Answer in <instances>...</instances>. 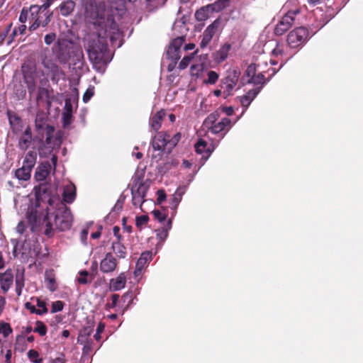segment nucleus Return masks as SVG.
Wrapping results in <instances>:
<instances>
[{
	"label": "nucleus",
	"instance_id": "72a5a7b5",
	"mask_svg": "<svg viewBox=\"0 0 363 363\" xmlns=\"http://www.w3.org/2000/svg\"><path fill=\"white\" fill-rule=\"evenodd\" d=\"M37 159V153L35 151H30L26 155L23 160V165L30 169H33Z\"/></svg>",
	"mask_w": 363,
	"mask_h": 363
},
{
	"label": "nucleus",
	"instance_id": "a878e982",
	"mask_svg": "<svg viewBox=\"0 0 363 363\" xmlns=\"http://www.w3.org/2000/svg\"><path fill=\"white\" fill-rule=\"evenodd\" d=\"M76 196V189L73 184L69 183L64 187L63 200L65 202L71 203L74 201Z\"/></svg>",
	"mask_w": 363,
	"mask_h": 363
},
{
	"label": "nucleus",
	"instance_id": "69168bd1",
	"mask_svg": "<svg viewBox=\"0 0 363 363\" xmlns=\"http://www.w3.org/2000/svg\"><path fill=\"white\" fill-rule=\"evenodd\" d=\"M50 363H66V361L64 355H62V357H59L51 360Z\"/></svg>",
	"mask_w": 363,
	"mask_h": 363
},
{
	"label": "nucleus",
	"instance_id": "3c124183",
	"mask_svg": "<svg viewBox=\"0 0 363 363\" xmlns=\"http://www.w3.org/2000/svg\"><path fill=\"white\" fill-rule=\"evenodd\" d=\"M72 113H69L68 112H63L62 113V122L63 125L67 126L72 123Z\"/></svg>",
	"mask_w": 363,
	"mask_h": 363
},
{
	"label": "nucleus",
	"instance_id": "9b49d317",
	"mask_svg": "<svg viewBox=\"0 0 363 363\" xmlns=\"http://www.w3.org/2000/svg\"><path fill=\"white\" fill-rule=\"evenodd\" d=\"M221 22L217 19L210 24L203 33L200 43V47L204 48L208 46L213 37L216 36L220 32Z\"/></svg>",
	"mask_w": 363,
	"mask_h": 363
},
{
	"label": "nucleus",
	"instance_id": "e433bc0d",
	"mask_svg": "<svg viewBox=\"0 0 363 363\" xmlns=\"http://www.w3.org/2000/svg\"><path fill=\"white\" fill-rule=\"evenodd\" d=\"M26 30V26L25 24L21 25L18 28H14L11 34L8 37L7 44L10 45L18 34H23Z\"/></svg>",
	"mask_w": 363,
	"mask_h": 363
},
{
	"label": "nucleus",
	"instance_id": "c03bdc74",
	"mask_svg": "<svg viewBox=\"0 0 363 363\" xmlns=\"http://www.w3.org/2000/svg\"><path fill=\"white\" fill-rule=\"evenodd\" d=\"M153 216L160 223L166 221L167 215L163 211L154 210L152 211Z\"/></svg>",
	"mask_w": 363,
	"mask_h": 363
},
{
	"label": "nucleus",
	"instance_id": "0eeeda50",
	"mask_svg": "<svg viewBox=\"0 0 363 363\" xmlns=\"http://www.w3.org/2000/svg\"><path fill=\"white\" fill-rule=\"evenodd\" d=\"M149 186L143 182V179L137 175L133 178L131 187L132 202L135 207L141 208L145 201V197Z\"/></svg>",
	"mask_w": 363,
	"mask_h": 363
},
{
	"label": "nucleus",
	"instance_id": "680f3d73",
	"mask_svg": "<svg viewBox=\"0 0 363 363\" xmlns=\"http://www.w3.org/2000/svg\"><path fill=\"white\" fill-rule=\"evenodd\" d=\"M25 306L26 309L29 310L32 313L38 314V309L31 303H26Z\"/></svg>",
	"mask_w": 363,
	"mask_h": 363
},
{
	"label": "nucleus",
	"instance_id": "6ab92c4d",
	"mask_svg": "<svg viewBox=\"0 0 363 363\" xmlns=\"http://www.w3.org/2000/svg\"><path fill=\"white\" fill-rule=\"evenodd\" d=\"M70 44V41L66 39L60 38L57 40L56 45L53 48V52L58 59L60 60L63 55L67 53Z\"/></svg>",
	"mask_w": 363,
	"mask_h": 363
},
{
	"label": "nucleus",
	"instance_id": "473e14b6",
	"mask_svg": "<svg viewBox=\"0 0 363 363\" xmlns=\"http://www.w3.org/2000/svg\"><path fill=\"white\" fill-rule=\"evenodd\" d=\"M31 169L22 166L15 172L16 177L20 181H27L30 178Z\"/></svg>",
	"mask_w": 363,
	"mask_h": 363
},
{
	"label": "nucleus",
	"instance_id": "393cba45",
	"mask_svg": "<svg viewBox=\"0 0 363 363\" xmlns=\"http://www.w3.org/2000/svg\"><path fill=\"white\" fill-rule=\"evenodd\" d=\"M172 228V220L170 219L166 221V223L161 228L156 230L157 238L161 242L160 247L168 237L169 231Z\"/></svg>",
	"mask_w": 363,
	"mask_h": 363
},
{
	"label": "nucleus",
	"instance_id": "f03ea898",
	"mask_svg": "<svg viewBox=\"0 0 363 363\" xmlns=\"http://www.w3.org/2000/svg\"><path fill=\"white\" fill-rule=\"evenodd\" d=\"M38 206L28 208L27 212L28 222L32 231L40 226H45V234L50 237L55 229L61 231L69 230L72 223L70 210L60 201L58 198L52 197L48 201L45 213L40 212Z\"/></svg>",
	"mask_w": 363,
	"mask_h": 363
},
{
	"label": "nucleus",
	"instance_id": "8fccbe9b",
	"mask_svg": "<svg viewBox=\"0 0 363 363\" xmlns=\"http://www.w3.org/2000/svg\"><path fill=\"white\" fill-rule=\"evenodd\" d=\"M148 221V216H140L136 217L135 219V223L138 227H143V225H146Z\"/></svg>",
	"mask_w": 363,
	"mask_h": 363
},
{
	"label": "nucleus",
	"instance_id": "7ed1b4c3",
	"mask_svg": "<svg viewBox=\"0 0 363 363\" xmlns=\"http://www.w3.org/2000/svg\"><path fill=\"white\" fill-rule=\"evenodd\" d=\"M267 67V57L262 54L255 57L253 62L247 67L242 77V83L243 84H253L255 85H261V86L249 90L245 95L238 98L240 103L245 108L242 114L244 113L246 108L259 93L262 85L265 84L264 73L269 71L266 69Z\"/></svg>",
	"mask_w": 363,
	"mask_h": 363
},
{
	"label": "nucleus",
	"instance_id": "f3484780",
	"mask_svg": "<svg viewBox=\"0 0 363 363\" xmlns=\"http://www.w3.org/2000/svg\"><path fill=\"white\" fill-rule=\"evenodd\" d=\"M42 9H43L42 6L33 5L28 9L30 16V23H31L30 26V30H35L40 26L41 20L40 19V12Z\"/></svg>",
	"mask_w": 363,
	"mask_h": 363
},
{
	"label": "nucleus",
	"instance_id": "a18cd8bd",
	"mask_svg": "<svg viewBox=\"0 0 363 363\" xmlns=\"http://www.w3.org/2000/svg\"><path fill=\"white\" fill-rule=\"evenodd\" d=\"M94 94V87L89 86L83 96V101L87 103Z\"/></svg>",
	"mask_w": 363,
	"mask_h": 363
},
{
	"label": "nucleus",
	"instance_id": "1a4fd4ad",
	"mask_svg": "<svg viewBox=\"0 0 363 363\" xmlns=\"http://www.w3.org/2000/svg\"><path fill=\"white\" fill-rule=\"evenodd\" d=\"M42 65L45 71L38 70L43 72L47 79L50 77L52 83L57 84L60 79L65 77L64 72L52 60L45 57L42 60Z\"/></svg>",
	"mask_w": 363,
	"mask_h": 363
},
{
	"label": "nucleus",
	"instance_id": "5701e85b",
	"mask_svg": "<svg viewBox=\"0 0 363 363\" xmlns=\"http://www.w3.org/2000/svg\"><path fill=\"white\" fill-rule=\"evenodd\" d=\"M126 277L124 273H121L116 279L110 281L109 289L111 291H116L123 289L125 286Z\"/></svg>",
	"mask_w": 363,
	"mask_h": 363
},
{
	"label": "nucleus",
	"instance_id": "774afa93",
	"mask_svg": "<svg viewBox=\"0 0 363 363\" xmlns=\"http://www.w3.org/2000/svg\"><path fill=\"white\" fill-rule=\"evenodd\" d=\"M223 111L227 115V116H231L233 113V108L232 107H224L223 108Z\"/></svg>",
	"mask_w": 363,
	"mask_h": 363
},
{
	"label": "nucleus",
	"instance_id": "bf43d9fd",
	"mask_svg": "<svg viewBox=\"0 0 363 363\" xmlns=\"http://www.w3.org/2000/svg\"><path fill=\"white\" fill-rule=\"evenodd\" d=\"M88 234H89V230L88 228H84L83 229L81 233H80V240H81V242L86 245V240H87V236H88Z\"/></svg>",
	"mask_w": 363,
	"mask_h": 363
},
{
	"label": "nucleus",
	"instance_id": "f704fd0d",
	"mask_svg": "<svg viewBox=\"0 0 363 363\" xmlns=\"http://www.w3.org/2000/svg\"><path fill=\"white\" fill-rule=\"evenodd\" d=\"M112 248L115 254L120 258H124L126 255L125 247L119 242H113Z\"/></svg>",
	"mask_w": 363,
	"mask_h": 363
},
{
	"label": "nucleus",
	"instance_id": "7c9ffc66",
	"mask_svg": "<svg viewBox=\"0 0 363 363\" xmlns=\"http://www.w3.org/2000/svg\"><path fill=\"white\" fill-rule=\"evenodd\" d=\"M32 140L31 131L29 128H27L24 131L23 135L19 139V147L22 150H26L30 145Z\"/></svg>",
	"mask_w": 363,
	"mask_h": 363
},
{
	"label": "nucleus",
	"instance_id": "4c0bfd02",
	"mask_svg": "<svg viewBox=\"0 0 363 363\" xmlns=\"http://www.w3.org/2000/svg\"><path fill=\"white\" fill-rule=\"evenodd\" d=\"M13 333V329L11 328L9 323L0 321V335H2L4 337H9Z\"/></svg>",
	"mask_w": 363,
	"mask_h": 363
},
{
	"label": "nucleus",
	"instance_id": "a211bd4d",
	"mask_svg": "<svg viewBox=\"0 0 363 363\" xmlns=\"http://www.w3.org/2000/svg\"><path fill=\"white\" fill-rule=\"evenodd\" d=\"M152 257V252L150 251H146L141 254L136 263L134 272L135 277H138L141 274L143 269L147 265L149 262L151 261Z\"/></svg>",
	"mask_w": 363,
	"mask_h": 363
},
{
	"label": "nucleus",
	"instance_id": "79ce46f5",
	"mask_svg": "<svg viewBox=\"0 0 363 363\" xmlns=\"http://www.w3.org/2000/svg\"><path fill=\"white\" fill-rule=\"evenodd\" d=\"M11 26L12 23H10L4 28H0V45L3 44L6 38L8 36V34L11 30Z\"/></svg>",
	"mask_w": 363,
	"mask_h": 363
},
{
	"label": "nucleus",
	"instance_id": "0e129e2a",
	"mask_svg": "<svg viewBox=\"0 0 363 363\" xmlns=\"http://www.w3.org/2000/svg\"><path fill=\"white\" fill-rule=\"evenodd\" d=\"M44 16L45 19L43 21H41L40 23V26H42L43 27L47 26L49 22L50 21V15H47V13H45Z\"/></svg>",
	"mask_w": 363,
	"mask_h": 363
},
{
	"label": "nucleus",
	"instance_id": "4d7b16f0",
	"mask_svg": "<svg viewBox=\"0 0 363 363\" xmlns=\"http://www.w3.org/2000/svg\"><path fill=\"white\" fill-rule=\"evenodd\" d=\"M119 299V295L118 294H113L111 296V302L110 303L107 304V307L109 308H113L117 306V303Z\"/></svg>",
	"mask_w": 363,
	"mask_h": 363
},
{
	"label": "nucleus",
	"instance_id": "dca6fc26",
	"mask_svg": "<svg viewBox=\"0 0 363 363\" xmlns=\"http://www.w3.org/2000/svg\"><path fill=\"white\" fill-rule=\"evenodd\" d=\"M297 12L298 11H289L283 16L275 28V33L282 35L286 32L291 26L294 21V16Z\"/></svg>",
	"mask_w": 363,
	"mask_h": 363
},
{
	"label": "nucleus",
	"instance_id": "f257e3e1",
	"mask_svg": "<svg viewBox=\"0 0 363 363\" xmlns=\"http://www.w3.org/2000/svg\"><path fill=\"white\" fill-rule=\"evenodd\" d=\"M86 16L93 21L95 26L99 27L97 41L89 42L87 45L89 58L98 72H104L111 60V55L104 39L109 38L111 43L114 45L121 38V33L104 4L98 6L96 3L88 4L86 6Z\"/></svg>",
	"mask_w": 363,
	"mask_h": 363
},
{
	"label": "nucleus",
	"instance_id": "4468645a",
	"mask_svg": "<svg viewBox=\"0 0 363 363\" xmlns=\"http://www.w3.org/2000/svg\"><path fill=\"white\" fill-rule=\"evenodd\" d=\"M93 332V328L91 327L84 328L79 333L77 342L80 345H83L84 353L89 354L91 352L94 347L92 346V340L89 339L91 334Z\"/></svg>",
	"mask_w": 363,
	"mask_h": 363
},
{
	"label": "nucleus",
	"instance_id": "c9c22d12",
	"mask_svg": "<svg viewBox=\"0 0 363 363\" xmlns=\"http://www.w3.org/2000/svg\"><path fill=\"white\" fill-rule=\"evenodd\" d=\"M204 69L203 64H193L190 68V74L191 77L198 78L199 77Z\"/></svg>",
	"mask_w": 363,
	"mask_h": 363
},
{
	"label": "nucleus",
	"instance_id": "6e6552de",
	"mask_svg": "<svg viewBox=\"0 0 363 363\" xmlns=\"http://www.w3.org/2000/svg\"><path fill=\"white\" fill-rule=\"evenodd\" d=\"M309 37V32L305 27H298L288 34L287 43L291 48H298L308 41Z\"/></svg>",
	"mask_w": 363,
	"mask_h": 363
},
{
	"label": "nucleus",
	"instance_id": "5fc2aeb1",
	"mask_svg": "<svg viewBox=\"0 0 363 363\" xmlns=\"http://www.w3.org/2000/svg\"><path fill=\"white\" fill-rule=\"evenodd\" d=\"M89 273L86 271H81L79 272V276L77 279L79 283L82 284H85L88 282L87 276Z\"/></svg>",
	"mask_w": 363,
	"mask_h": 363
},
{
	"label": "nucleus",
	"instance_id": "423d86ee",
	"mask_svg": "<svg viewBox=\"0 0 363 363\" xmlns=\"http://www.w3.org/2000/svg\"><path fill=\"white\" fill-rule=\"evenodd\" d=\"M169 135L165 133L160 132L155 135L152 140V148L154 151H158L157 155L161 152L167 151L169 152L176 145L180 138V135L177 134L174 138L170 140Z\"/></svg>",
	"mask_w": 363,
	"mask_h": 363
},
{
	"label": "nucleus",
	"instance_id": "bb28decb",
	"mask_svg": "<svg viewBox=\"0 0 363 363\" xmlns=\"http://www.w3.org/2000/svg\"><path fill=\"white\" fill-rule=\"evenodd\" d=\"M45 284L47 289L51 292H54L57 289L55 276L52 271H46L45 274Z\"/></svg>",
	"mask_w": 363,
	"mask_h": 363
},
{
	"label": "nucleus",
	"instance_id": "aec40b11",
	"mask_svg": "<svg viewBox=\"0 0 363 363\" xmlns=\"http://www.w3.org/2000/svg\"><path fill=\"white\" fill-rule=\"evenodd\" d=\"M13 282V275L11 269L6 270L4 273H0V285L4 293H6Z\"/></svg>",
	"mask_w": 363,
	"mask_h": 363
},
{
	"label": "nucleus",
	"instance_id": "20e7f679",
	"mask_svg": "<svg viewBox=\"0 0 363 363\" xmlns=\"http://www.w3.org/2000/svg\"><path fill=\"white\" fill-rule=\"evenodd\" d=\"M22 68L28 90L30 91H34L36 85L39 83L40 86L38 91L37 101L38 104H45L48 107H50L51 106L50 94L52 89L48 84V79L43 72L38 71L35 67H26L23 66Z\"/></svg>",
	"mask_w": 363,
	"mask_h": 363
},
{
	"label": "nucleus",
	"instance_id": "e2e57ef3",
	"mask_svg": "<svg viewBox=\"0 0 363 363\" xmlns=\"http://www.w3.org/2000/svg\"><path fill=\"white\" fill-rule=\"evenodd\" d=\"M72 113V106L69 100L67 99L65 104V111Z\"/></svg>",
	"mask_w": 363,
	"mask_h": 363
},
{
	"label": "nucleus",
	"instance_id": "412c9836",
	"mask_svg": "<svg viewBox=\"0 0 363 363\" xmlns=\"http://www.w3.org/2000/svg\"><path fill=\"white\" fill-rule=\"evenodd\" d=\"M116 267V259L113 256L108 253L106 257L101 260L100 269L103 272L108 273L113 272Z\"/></svg>",
	"mask_w": 363,
	"mask_h": 363
},
{
	"label": "nucleus",
	"instance_id": "6e6d98bb",
	"mask_svg": "<svg viewBox=\"0 0 363 363\" xmlns=\"http://www.w3.org/2000/svg\"><path fill=\"white\" fill-rule=\"evenodd\" d=\"M56 39V35L53 33L47 34L45 36V43L46 45H50L52 44Z\"/></svg>",
	"mask_w": 363,
	"mask_h": 363
},
{
	"label": "nucleus",
	"instance_id": "ddd939ff",
	"mask_svg": "<svg viewBox=\"0 0 363 363\" xmlns=\"http://www.w3.org/2000/svg\"><path fill=\"white\" fill-rule=\"evenodd\" d=\"M184 42V37H179L174 39L167 50V57L174 62H177L181 57V48Z\"/></svg>",
	"mask_w": 363,
	"mask_h": 363
},
{
	"label": "nucleus",
	"instance_id": "c756f323",
	"mask_svg": "<svg viewBox=\"0 0 363 363\" xmlns=\"http://www.w3.org/2000/svg\"><path fill=\"white\" fill-rule=\"evenodd\" d=\"M185 193V189L183 187H179L172 195V197L170 200V207L172 209H176L179 206V203L182 199V196Z\"/></svg>",
	"mask_w": 363,
	"mask_h": 363
},
{
	"label": "nucleus",
	"instance_id": "603ef678",
	"mask_svg": "<svg viewBox=\"0 0 363 363\" xmlns=\"http://www.w3.org/2000/svg\"><path fill=\"white\" fill-rule=\"evenodd\" d=\"M45 125V122L44 121L43 118L40 115L38 114L35 119L36 128L39 130H43Z\"/></svg>",
	"mask_w": 363,
	"mask_h": 363
},
{
	"label": "nucleus",
	"instance_id": "2f4dec72",
	"mask_svg": "<svg viewBox=\"0 0 363 363\" xmlns=\"http://www.w3.org/2000/svg\"><path fill=\"white\" fill-rule=\"evenodd\" d=\"M75 3L72 0L63 1L59 6L60 11L62 16H67L74 11Z\"/></svg>",
	"mask_w": 363,
	"mask_h": 363
},
{
	"label": "nucleus",
	"instance_id": "052dcab7",
	"mask_svg": "<svg viewBox=\"0 0 363 363\" xmlns=\"http://www.w3.org/2000/svg\"><path fill=\"white\" fill-rule=\"evenodd\" d=\"M26 223L24 221H21L18 223L17 227H16V231L19 233V234H23L25 230H26Z\"/></svg>",
	"mask_w": 363,
	"mask_h": 363
},
{
	"label": "nucleus",
	"instance_id": "37998d69",
	"mask_svg": "<svg viewBox=\"0 0 363 363\" xmlns=\"http://www.w3.org/2000/svg\"><path fill=\"white\" fill-rule=\"evenodd\" d=\"M28 357L30 360L34 363H40L42 362V359L39 357V353L36 350H29L28 352Z\"/></svg>",
	"mask_w": 363,
	"mask_h": 363
},
{
	"label": "nucleus",
	"instance_id": "a19ab883",
	"mask_svg": "<svg viewBox=\"0 0 363 363\" xmlns=\"http://www.w3.org/2000/svg\"><path fill=\"white\" fill-rule=\"evenodd\" d=\"M36 305L38 307V315H41L48 313V310L45 301L39 298H36Z\"/></svg>",
	"mask_w": 363,
	"mask_h": 363
},
{
	"label": "nucleus",
	"instance_id": "09e8293b",
	"mask_svg": "<svg viewBox=\"0 0 363 363\" xmlns=\"http://www.w3.org/2000/svg\"><path fill=\"white\" fill-rule=\"evenodd\" d=\"M28 21L30 22L29 12H28V9H23L19 16V21L24 24Z\"/></svg>",
	"mask_w": 363,
	"mask_h": 363
},
{
	"label": "nucleus",
	"instance_id": "cd10ccee",
	"mask_svg": "<svg viewBox=\"0 0 363 363\" xmlns=\"http://www.w3.org/2000/svg\"><path fill=\"white\" fill-rule=\"evenodd\" d=\"M165 116V113L164 111L161 110L157 112L150 119V125L151 128L154 130H157L160 128L162 119Z\"/></svg>",
	"mask_w": 363,
	"mask_h": 363
},
{
	"label": "nucleus",
	"instance_id": "4be33fe9",
	"mask_svg": "<svg viewBox=\"0 0 363 363\" xmlns=\"http://www.w3.org/2000/svg\"><path fill=\"white\" fill-rule=\"evenodd\" d=\"M231 49V45L228 43L223 45L219 50H218L213 55V60L217 63H220L225 60L228 56L229 52Z\"/></svg>",
	"mask_w": 363,
	"mask_h": 363
},
{
	"label": "nucleus",
	"instance_id": "49530a36",
	"mask_svg": "<svg viewBox=\"0 0 363 363\" xmlns=\"http://www.w3.org/2000/svg\"><path fill=\"white\" fill-rule=\"evenodd\" d=\"M64 307V303L61 301H57L52 303V309L51 313H55L57 312H60L62 311Z\"/></svg>",
	"mask_w": 363,
	"mask_h": 363
},
{
	"label": "nucleus",
	"instance_id": "f8f14e48",
	"mask_svg": "<svg viewBox=\"0 0 363 363\" xmlns=\"http://www.w3.org/2000/svg\"><path fill=\"white\" fill-rule=\"evenodd\" d=\"M216 144H214L208 136L199 139L195 144V150L198 154L202 155V157L206 160L214 151Z\"/></svg>",
	"mask_w": 363,
	"mask_h": 363
},
{
	"label": "nucleus",
	"instance_id": "39448f33",
	"mask_svg": "<svg viewBox=\"0 0 363 363\" xmlns=\"http://www.w3.org/2000/svg\"><path fill=\"white\" fill-rule=\"evenodd\" d=\"M217 113H211L205 121L204 125L211 129L212 133H223V135H225L226 133L228 132L233 125L235 123L239 118H238L237 120L232 123L231 121L228 118H223L217 121Z\"/></svg>",
	"mask_w": 363,
	"mask_h": 363
},
{
	"label": "nucleus",
	"instance_id": "2eb2a0df",
	"mask_svg": "<svg viewBox=\"0 0 363 363\" xmlns=\"http://www.w3.org/2000/svg\"><path fill=\"white\" fill-rule=\"evenodd\" d=\"M272 57L277 58V60L272 58L270 60V63L274 65L280 62V67L283 66L290 58V57H289L286 52L284 45L280 44H277V46L272 50Z\"/></svg>",
	"mask_w": 363,
	"mask_h": 363
},
{
	"label": "nucleus",
	"instance_id": "c85d7f7f",
	"mask_svg": "<svg viewBox=\"0 0 363 363\" xmlns=\"http://www.w3.org/2000/svg\"><path fill=\"white\" fill-rule=\"evenodd\" d=\"M8 118L10 125L14 132H18L22 128V121L21 118L14 113L8 111Z\"/></svg>",
	"mask_w": 363,
	"mask_h": 363
},
{
	"label": "nucleus",
	"instance_id": "9d476101",
	"mask_svg": "<svg viewBox=\"0 0 363 363\" xmlns=\"http://www.w3.org/2000/svg\"><path fill=\"white\" fill-rule=\"evenodd\" d=\"M240 76V72L237 69L228 71L227 77L223 80L221 89H223L224 97L231 94Z\"/></svg>",
	"mask_w": 363,
	"mask_h": 363
},
{
	"label": "nucleus",
	"instance_id": "13d9d810",
	"mask_svg": "<svg viewBox=\"0 0 363 363\" xmlns=\"http://www.w3.org/2000/svg\"><path fill=\"white\" fill-rule=\"evenodd\" d=\"M157 201L158 203H162L163 201H165V199H166V194H165L164 190L159 189L157 191Z\"/></svg>",
	"mask_w": 363,
	"mask_h": 363
},
{
	"label": "nucleus",
	"instance_id": "864d4df0",
	"mask_svg": "<svg viewBox=\"0 0 363 363\" xmlns=\"http://www.w3.org/2000/svg\"><path fill=\"white\" fill-rule=\"evenodd\" d=\"M16 287H24V278L22 273H18L16 276Z\"/></svg>",
	"mask_w": 363,
	"mask_h": 363
},
{
	"label": "nucleus",
	"instance_id": "de8ad7c7",
	"mask_svg": "<svg viewBox=\"0 0 363 363\" xmlns=\"http://www.w3.org/2000/svg\"><path fill=\"white\" fill-rule=\"evenodd\" d=\"M193 56H194V54H191V55H189V56L184 57L179 65V69H185L190 63L191 59L193 58Z\"/></svg>",
	"mask_w": 363,
	"mask_h": 363
},
{
	"label": "nucleus",
	"instance_id": "ea45409f",
	"mask_svg": "<svg viewBox=\"0 0 363 363\" xmlns=\"http://www.w3.org/2000/svg\"><path fill=\"white\" fill-rule=\"evenodd\" d=\"M33 331L38 333L40 336H44L47 333V327L43 322L37 321Z\"/></svg>",
	"mask_w": 363,
	"mask_h": 363
},
{
	"label": "nucleus",
	"instance_id": "b1692460",
	"mask_svg": "<svg viewBox=\"0 0 363 363\" xmlns=\"http://www.w3.org/2000/svg\"><path fill=\"white\" fill-rule=\"evenodd\" d=\"M52 166L49 162L42 163L36 169L35 178L38 181H43L50 174Z\"/></svg>",
	"mask_w": 363,
	"mask_h": 363
},
{
	"label": "nucleus",
	"instance_id": "338daca9",
	"mask_svg": "<svg viewBox=\"0 0 363 363\" xmlns=\"http://www.w3.org/2000/svg\"><path fill=\"white\" fill-rule=\"evenodd\" d=\"M43 4H42V6L44 10H46L53 3L54 0H43Z\"/></svg>",
	"mask_w": 363,
	"mask_h": 363
},
{
	"label": "nucleus",
	"instance_id": "58836bf2",
	"mask_svg": "<svg viewBox=\"0 0 363 363\" xmlns=\"http://www.w3.org/2000/svg\"><path fill=\"white\" fill-rule=\"evenodd\" d=\"M219 75L215 71H208L207 73V79L204 80V83L208 84H214L218 79Z\"/></svg>",
	"mask_w": 363,
	"mask_h": 363
}]
</instances>
